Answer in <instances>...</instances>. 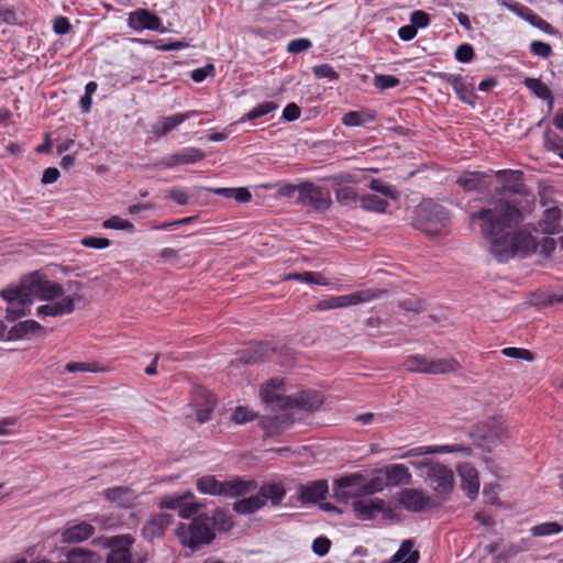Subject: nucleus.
I'll return each instance as SVG.
<instances>
[{"label": "nucleus", "instance_id": "f257e3e1", "mask_svg": "<svg viewBox=\"0 0 563 563\" xmlns=\"http://www.w3.org/2000/svg\"><path fill=\"white\" fill-rule=\"evenodd\" d=\"M522 211L508 200L499 199L487 208L470 214V220L479 223L481 233L490 242V253L498 262H507L515 255L530 256L540 245V253L550 257L556 249V241L544 238L537 241L538 227L527 223L515 231H507L523 221Z\"/></svg>", "mask_w": 563, "mask_h": 563}, {"label": "nucleus", "instance_id": "f03ea898", "mask_svg": "<svg viewBox=\"0 0 563 563\" xmlns=\"http://www.w3.org/2000/svg\"><path fill=\"white\" fill-rule=\"evenodd\" d=\"M0 296L8 302L16 301L19 305H32L34 299L51 301L37 308V314L58 317L71 313L75 301L80 297L65 296L62 285L51 282L44 275L32 273L21 280L18 287L2 289Z\"/></svg>", "mask_w": 563, "mask_h": 563}, {"label": "nucleus", "instance_id": "7ed1b4c3", "mask_svg": "<svg viewBox=\"0 0 563 563\" xmlns=\"http://www.w3.org/2000/svg\"><path fill=\"white\" fill-rule=\"evenodd\" d=\"M196 487L201 494L235 498L256 489V482L234 477L230 481H218L213 475H205L197 479Z\"/></svg>", "mask_w": 563, "mask_h": 563}, {"label": "nucleus", "instance_id": "20e7f679", "mask_svg": "<svg viewBox=\"0 0 563 563\" xmlns=\"http://www.w3.org/2000/svg\"><path fill=\"white\" fill-rule=\"evenodd\" d=\"M176 536L184 547L194 551L210 544L216 538L211 519L206 514L195 517L189 523L179 525Z\"/></svg>", "mask_w": 563, "mask_h": 563}, {"label": "nucleus", "instance_id": "39448f33", "mask_svg": "<svg viewBox=\"0 0 563 563\" xmlns=\"http://www.w3.org/2000/svg\"><path fill=\"white\" fill-rule=\"evenodd\" d=\"M286 496V489L280 483H265L257 494L242 498L233 504V510L240 515H251L267 504L271 506L280 505Z\"/></svg>", "mask_w": 563, "mask_h": 563}, {"label": "nucleus", "instance_id": "423d86ee", "mask_svg": "<svg viewBox=\"0 0 563 563\" xmlns=\"http://www.w3.org/2000/svg\"><path fill=\"white\" fill-rule=\"evenodd\" d=\"M450 214L448 210L432 199H426L417 207L416 227L431 235H435L448 224Z\"/></svg>", "mask_w": 563, "mask_h": 563}, {"label": "nucleus", "instance_id": "0eeeda50", "mask_svg": "<svg viewBox=\"0 0 563 563\" xmlns=\"http://www.w3.org/2000/svg\"><path fill=\"white\" fill-rule=\"evenodd\" d=\"M405 368L411 373L421 374H449L454 373L461 368L460 363L453 358H438L431 360L427 355H410L404 363Z\"/></svg>", "mask_w": 563, "mask_h": 563}, {"label": "nucleus", "instance_id": "6e6552de", "mask_svg": "<svg viewBox=\"0 0 563 563\" xmlns=\"http://www.w3.org/2000/svg\"><path fill=\"white\" fill-rule=\"evenodd\" d=\"M415 468H426V478L432 489L439 494H448L454 487V473L451 468L439 462L423 460L411 462Z\"/></svg>", "mask_w": 563, "mask_h": 563}, {"label": "nucleus", "instance_id": "1a4fd4ad", "mask_svg": "<svg viewBox=\"0 0 563 563\" xmlns=\"http://www.w3.org/2000/svg\"><path fill=\"white\" fill-rule=\"evenodd\" d=\"M383 294H384L383 290L365 289V290H360V291L352 292L349 295L333 296V297L320 300L317 303L316 309L323 311V310H330V309H335V308L355 306L358 303L375 300V299L379 298L380 295H383Z\"/></svg>", "mask_w": 563, "mask_h": 563}, {"label": "nucleus", "instance_id": "9d476101", "mask_svg": "<svg viewBox=\"0 0 563 563\" xmlns=\"http://www.w3.org/2000/svg\"><path fill=\"white\" fill-rule=\"evenodd\" d=\"M297 202L316 211H325L330 208L332 200L328 189L312 183H303L300 185Z\"/></svg>", "mask_w": 563, "mask_h": 563}, {"label": "nucleus", "instance_id": "9b49d317", "mask_svg": "<svg viewBox=\"0 0 563 563\" xmlns=\"http://www.w3.org/2000/svg\"><path fill=\"white\" fill-rule=\"evenodd\" d=\"M474 438L478 445L490 451L492 446L508 438L507 427L498 419H492L476 428Z\"/></svg>", "mask_w": 563, "mask_h": 563}, {"label": "nucleus", "instance_id": "f8f14e48", "mask_svg": "<svg viewBox=\"0 0 563 563\" xmlns=\"http://www.w3.org/2000/svg\"><path fill=\"white\" fill-rule=\"evenodd\" d=\"M364 475L354 473L343 476L334 482L333 495L336 500L349 503L350 500L363 497Z\"/></svg>", "mask_w": 563, "mask_h": 563}, {"label": "nucleus", "instance_id": "ddd939ff", "mask_svg": "<svg viewBox=\"0 0 563 563\" xmlns=\"http://www.w3.org/2000/svg\"><path fill=\"white\" fill-rule=\"evenodd\" d=\"M134 538L130 534H121L108 538L106 541L109 553L106 563H132L131 548Z\"/></svg>", "mask_w": 563, "mask_h": 563}, {"label": "nucleus", "instance_id": "4468645a", "mask_svg": "<svg viewBox=\"0 0 563 563\" xmlns=\"http://www.w3.org/2000/svg\"><path fill=\"white\" fill-rule=\"evenodd\" d=\"M261 398L267 404L282 410L290 409L292 397L285 395V383L279 379H271L261 387Z\"/></svg>", "mask_w": 563, "mask_h": 563}, {"label": "nucleus", "instance_id": "2eb2a0df", "mask_svg": "<svg viewBox=\"0 0 563 563\" xmlns=\"http://www.w3.org/2000/svg\"><path fill=\"white\" fill-rule=\"evenodd\" d=\"M128 25L137 32L143 30L159 32L165 31L162 27V20L159 16L147 9H136L135 11L129 13Z\"/></svg>", "mask_w": 563, "mask_h": 563}, {"label": "nucleus", "instance_id": "dca6fc26", "mask_svg": "<svg viewBox=\"0 0 563 563\" xmlns=\"http://www.w3.org/2000/svg\"><path fill=\"white\" fill-rule=\"evenodd\" d=\"M398 503L408 511L420 512L430 505L431 498L422 489L405 488L399 493Z\"/></svg>", "mask_w": 563, "mask_h": 563}, {"label": "nucleus", "instance_id": "f3484780", "mask_svg": "<svg viewBox=\"0 0 563 563\" xmlns=\"http://www.w3.org/2000/svg\"><path fill=\"white\" fill-rule=\"evenodd\" d=\"M294 422L291 416L283 410L282 413L276 416H266L262 417L260 420V426L265 431V434L268 437L278 435L283 433L286 429H288Z\"/></svg>", "mask_w": 563, "mask_h": 563}, {"label": "nucleus", "instance_id": "a211bd4d", "mask_svg": "<svg viewBox=\"0 0 563 563\" xmlns=\"http://www.w3.org/2000/svg\"><path fill=\"white\" fill-rule=\"evenodd\" d=\"M385 500L380 498L355 499L352 507L360 520H372L376 514L384 510Z\"/></svg>", "mask_w": 563, "mask_h": 563}, {"label": "nucleus", "instance_id": "6ab92c4d", "mask_svg": "<svg viewBox=\"0 0 563 563\" xmlns=\"http://www.w3.org/2000/svg\"><path fill=\"white\" fill-rule=\"evenodd\" d=\"M172 519L168 514H158L151 517L142 528V536L148 541L162 537L172 523Z\"/></svg>", "mask_w": 563, "mask_h": 563}, {"label": "nucleus", "instance_id": "aec40b11", "mask_svg": "<svg viewBox=\"0 0 563 563\" xmlns=\"http://www.w3.org/2000/svg\"><path fill=\"white\" fill-rule=\"evenodd\" d=\"M562 211L559 207H550L544 210L542 219L539 221L538 229L545 235L559 234L563 231L561 225Z\"/></svg>", "mask_w": 563, "mask_h": 563}, {"label": "nucleus", "instance_id": "412c9836", "mask_svg": "<svg viewBox=\"0 0 563 563\" xmlns=\"http://www.w3.org/2000/svg\"><path fill=\"white\" fill-rule=\"evenodd\" d=\"M459 475L461 477V487L466 494L474 498L478 494L479 477L475 466L470 463L459 465Z\"/></svg>", "mask_w": 563, "mask_h": 563}, {"label": "nucleus", "instance_id": "4be33fe9", "mask_svg": "<svg viewBox=\"0 0 563 563\" xmlns=\"http://www.w3.org/2000/svg\"><path fill=\"white\" fill-rule=\"evenodd\" d=\"M104 498L117 507L129 508L134 505L137 495L130 487L118 486L103 492Z\"/></svg>", "mask_w": 563, "mask_h": 563}, {"label": "nucleus", "instance_id": "5701e85b", "mask_svg": "<svg viewBox=\"0 0 563 563\" xmlns=\"http://www.w3.org/2000/svg\"><path fill=\"white\" fill-rule=\"evenodd\" d=\"M205 153L196 147H187L163 158L162 164L166 167H174L184 164H194L203 159Z\"/></svg>", "mask_w": 563, "mask_h": 563}, {"label": "nucleus", "instance_id": "b1692460", "mask_svg": "<svg viewBox=\"0 0 563 563\" xmlns=\"http://www.w3.org/2000/svg\"><path fill=\"white\" fill-rule=\"evenodd\" d=\"M382 472L386 476L387 486L409 485L412 482V476L404 464L387 465Z\"/></svg>", "mask_w": 563, "mask_h": 563}, {"label": "nucleus", "instance_id": "393cba45", "mask_svg": "<svg viewBox=\"0 0 563 563\" xmlns=\"http://www.w3.org/2000/svg\"><path fill=\"white\" fill-rule=\"evenodd\" d=\"M276 352V347L269 342H260L254 347L243 352L241 361L245 364L264 362Z\"/></svg>", "mask_w": 563, "mask_h": 563}, {"label": "nucleus", "instance_id": "a878e982", "mask_svg": "<svg viewBox=\"0 0 563 563\" xmlns=\"http://www.w3.org/2000/svg\"><path fill=\"white\" fill-rule=\"evenodd\" d=\"M328 493L327 481H314L299 488V499L301 503H317L324 498Z\"/></svg>", "mask_w": 563, "mask_h": 563}, {"label": "nucleus", "instance_id": "bb28decb", "mask_svg": "<svg viewBox=\"0 0 563 563\" xmlns=\"http://www.w3.org/2000/svg\"><path fill=\"white\" fill-rule=\"evenodd\" d=\"M95 533V528L87 523L80 522L67 527L62 533V540L66 543H79L89 539Z\"/></svg>", "mask_w": 563, "mask_h": 563}, {"label": "nucleus", "instance_id": "cd10ccee", "mask_svg": "<svg viewBox=\"0 0 563 563\" xmlns=\"http://www.w3.org/2000/svg\"><path fill=\"white\" fill-rule=\"evenodd\" d=\"M322 397L316 391H302L297 397H292L290 409L298 408L302 410H317L322 405Z\"/></svg>", "mask_w": 563, "mask_h": 563}, {"label": "nucleus", "instance_id": "c85d7f7f", "mask_svg": "<svg viewBox=\"0 0 563 563\" xmlns=\"http://www.w3.org/2000/svg\"><path fill=\"white\" fill-rule=\"evenodd\" d=\"M189 118L188 113H177L159 119L153 125V132L157 136H164Z\"/></svg>", "mask_w": 563, "mask_h": 563}, {"label": "nucleus", "instance_id": "c756f323", "mask_svg": "<svg viewBox=\"0 0 563 563\" xmlns=\"http://www.w3.org/2000/svg\"><path fill=\"white\" fill-rule=\"evenodd\" d=\"M419 552L413 550V542L405 540L399 550L390 558L389 563H418Z\"/></svg>", "mask_w": 563, "mask_h": 563}, {"label": "nucleus", "instance_id": "7c9ffc66", "mask_svg": "<svg viewBox=\"0 0 563 563\" xmlns=\"http://www.w3.org/2000/svg\"><path fill=\"white\" fill-rule=\"evenodd\" d=\"M523 85L530 89L539 99L548 102V106L552 108L554 103V96L550 88L538 78L527 77L523 80Z\"/></svg>", "mask_w": 563, "mask_h": 563}, {"label": "nucleus", "instance_id": "2f4dec72", "mask_svg": "<svg viewBox=\"0 0 563 563\" xmlns=\"http://www.w3.org/2000/svg\"><path fill=\"white\" fill-rule=\"evenodd\" d=\"M376 113L374 111L360 110L346 112L342 118V123L345 126H364L365 124L375 121Z\"/></svg>", "mask_w": 563, "mask_h": 563}, {"label": "nucleus", "instance_id": "473e14b6", "mask_svg": "<svg viewBox=\"0 0 563 563\" xmlns=\"http://www.w3.org/2000/svg\"><path fill=\"white\" fill-rule=\"evenodd\" d=\"M385 487H387L386 476H384L382 468L375 470L369 478L364 476L363 495L369 496L380 493Z\"/></svg>", "mask_w": 563, "mask_h": 563}, {"label": "nucleus", "instance_id": "72a5a7b5", "mask_svg": "<svg viewBox=\"0 0 563 563\" xmlns=\"http://www.w3.org/2000/svg\"><path fill=\"white\" fill-rule=\"evenodd\" d=\"M488 176L484 172H465L457 178L456 184L467 191L478 190Z\"/></svg>", "mask_w": 563, "mask_h": 563}, {"label": "nucleus", "instance_id": "f704fd0d", "mask_svg": "<svg viewBox=\"0 0 563 563\" xmlns=\"http://www.w3.org/2000/svg\"><path fill=\"white\" fill-rule=\"evenodd\" d=\"M206 190H209L213 192L214 195L222 196L225 198H233L238 202H249L252 199V194L247 188L241 187V188H205Z\"/></svg>", "mask_w": 563, "mask_h": 563}, {"label": "nucleus", "instance_id": "c9c22d12", "mask_svg": "<svg viewBox=\"0 0 563 563\" xmlns=\"http://www.w3.org/2000/svg\"><path fill=\"white\" fill-rule=\"evenodd\" d=\"M41 324L35 320H25L14 324L8 332L10 340H20L29 333H35L41 329Z\"/></svg>", "mask_w": 563, "mask_h": 563}, {"label": "nucleus", "instance_id": "e433bc0d", "mask_svg": "<svg viewBox=\"0 0 563 563\" xmlns=\"http://www.w3.org/2000/svg\"><path fill=\"white\" fill-rule=\"evenodd\" d=\"M450 85L452 86L461 101L468 104L474 103L475 93L473 89L463 81V78L461 76H455V78L452 79V82Z\"/></svg>", "mask_w": 563, "mask_h": 563}, {"label": "nucleus", "instance_id": "4c0bfd02", "mask_svg": "<svg viewBox=\"0 0 563 563\" xmlns=\"http://www.w3.org/2000/svg\"><path fill=\"white\" fill-rule=\"evenodd\" d=\"M212 528H217L219 531H229L233 527L232 516L228 510L218 508L214 510L212 517H210Z\"/></svg>", "mask_w": 563, "mask_h": 563}, {"label": "nucleus", "instance_id": "58836bf2", "mask_svg": "<svg viewBox=\"0 0 563 563\" xmlns=\"http://www.w3.org/2000/svg\"><path fill=\"white\" fill-rule=\"evenodd\" d=\"M184 498H195V495L190 490L183 494L165 495L159 500V507L164 509L179 510Z\"/></svg>", "mask_w": 563, "mask_h": 563}, {"label": "nucleus", "instance_id": "ea45409f", "mask_svg": "<svg viewBox=\"0 0 563 563\" xmlns=\"http://www.w3.org/2000/svg\"><path fill=\"white\" fill-rule=\"evenodd\" d=\"M361 207L364 210L384 212L388 202L376 195H364L360 197Z\"/></svg>", "mask_w": 563, "mask_h": 563}, {"label": "nucleus", "instance_id": "a19ab883", "mask_svg": "<svg viewBox=\"0 0 563 563\" xmlns=\"http://www.w3.org/2000/svg\"><path fill=\"white\" fill-rule=\"evenodd\" d=\"M496 176L500 179H505L508 181H512V184L509 186V191L514 194H520L521 188L523 187V184L521 181V173L517 170H510V169H503L497 170Z\"/></svg>", "mask_w": 563, "mask_h": 563}, {"label": "nucleus", "instance_id": "79ce46f5", "mask_svg": "<svg viewBox=\"0 0 563 563\" xmlns=\"http://www.w3.org/2000/svg\"><path fill=\"white\" fill-rule=\"evenodd\" d=\"M277 109V104L273 101H265L263 103L257 104L254 107L250 112H247L242 121H253L258 118H262L266 114H269L271 112L275 111Z\"/></svg>", "mask_w": 563, "mask_h": 563}, {"label": "nucleus", "instance_id": "37998d69", "mask_svg": "<svg viewBox=\"0 0 563 563\" xmlns=\"http://www.w3.org/2000/svg\"><path fill=\"white\" fill-rule=\"evenodd\" d=\"M102 225L106 229L121 230L126 232L134 231V224L131 221L123 219L119 216H111L110 218L103 221Z\"/></svg>", "mask_w": 563, "mask_h": 563}, {"label": "nucleus", "instance_id": "c03bdc74", "mask_svg": "<svg viewBox=\"0 0 563 563\" xmlns=\"http://www.w3.org/2000/svg\"><path fill=\"white\" fill-rule=\"evenodd\" d=\"M563 527L558 522H543L532 527L531 533L534 537H545L560 533Z\"/></svg>", "mask_w": 563, "mask_h": 563}, {"label": "nucleus", "instance_id": "a18cd8bd", "mask_svg": "<svg viewBox=\"0 0 563 563\" xmlns=\"http://www.w3.org/2000/svg\"><path fill=\"white\" fill-rule=\"evenodd\" d=\"M195 498H184L181 506L178 510V514L181 518L189 519L195 516L203 505L197 501H194Z\"/></svg>", "mask_w": 563, "mask_h": 563}, {"label": "nucleus", "instance_id": "49530a36", "mask_svg": "<svg viewBox=\"0 0 563 563\" xmlns=\"http://www.w3.org/2000/svg\"><path fill=\"white\" fill-rule=\"evenodd\" d=\"M285 279L286 280L294 279V280L306 282V283L316 284V285H327V283L321 280L320 274L313 273V272L288 274L285 277Z\"/></svg>", "mask_w": 563, "mask_h": 563}, {"label": "nucleus", "instance_id": "de8ad7c7", "mask_svg": "<svg viewBox=\"0 0 563 563\" xmlns=\"http://www.w3.org/2000/svg\"><path fill=\"white\" fill-rule=\"evenodd\" d=\"M335 197L336 200L343 206H349L352 202H356L357 200H360L357 192L352 187L339 188L335 191Z\"/></svg>", "mask_w": 563, "mask_h": 563}, {"label": "nucleus", "instance_id": "09e8293b", "mask_svg": "<svg viewBox=\"0 0 563 563\" xmlns=\"http://www.w3.org/2000/svg\"><path fill=\"white\" fill-rule=\"evenodd\" d=\"M67 561L64 563H87L92 552L82 548H75L67 552Z\"/></svg>", "mask_w": 563, "mask_h": 563}, {"label": "nucleus", "instance_id": "8fccbe9b", "mask_svg": "<svg viewBox=\"0 0 563 563\" xmlns=\"http://www.w3.org/2000/svg\"><path fill=\"white\" fill-rule=\"evenodd\" d=\"M256 417L257 415L250 408L239 406L234 409L231 419L238 424H243L254 420Z\"/></svg>", "mask_w": 563, "mask_h": 563}, {"label": "nucleus", "instance_id": "3c124183", "mask_svg": "<svg viewBox=\"0 0 563 563\" xmlns=\"http://www.w3.org/2000/svg\"><path fill=\"white\" fill-rule=\"evenodd\" d=\"M501 353L507 357L525 360L527 362H532L534 360L533 353L522 347H505L501 350Z\"/></svg>", "mask_w": 563, "mask_h": 563}, {"label": "nucleus", "instance_id": "603ef678", "mask_svg": "<svg viewBox=\"0 0 563 563\" xmlns=\"http://www.w3.org/2000/svg\"><path fill=\"white\" fill-rule=\"evenodd\" d=\"M10 307L7 309L8 321H14L23 316L30 314V305H19L16 301L9 302Z\"/></svg>", "mask_w": 563, "mask_h": 563}, {"label": "nucleus", "instance_id": "864d4df0", "mask_svg": "<svg viewBox=\"0 0 563 563\" xmlns=\"http://www.w3.org/2000/svg\"><path fill=\"white\" fill-rule=\"evenodd\" d=\"M399 307L408 312H422L426 309L424 302L416 297H410L401 300Z\"/></svg>", "mask_w": 563, "mask_h": 563}, {"label": "nucleus", "instance_id": "5fc2aeb1", "mask_svg": "<svg viewBox=\"0 0 563 563\" xmlns=\"http://www.w3.org/2000/svg\"><path fill=\"white\" fill-rule=\"evenodd\" d=\"M374 85L380 90H386L398 86L399 79L393 75H376Z\"/></svg>", "mask_w": 563, "mask_h": 563}, {"label": "nucleus", "instance_id": "6e6d98bb", "mask_svg": "<svg viewBox=\"0 0 563 563\" xmlns=\"http://www.w3.org/2000/svg\"><path fill=\"white\" fill-rule=\"evenodd\" d=\"M65 369L69 373H77V372L97 373V372H99V367L95 363H87V362H69L65 365Z\"/></svg>", "mask_w": 563, "mask_h": 563}, {"label": "nucleus", "instance_id": "4d7b16f0", "mask_svg": "<svg viewBox=\"0 0 563 563\" xmlns=\"http://www.w3.org/2000/svg\"><path fill=\"white\" fill-rule=\"evenodd\" d=\"M313 75L317 78H328L330 80H338L339 74L329 64L317 65L312 68Z\"/></svg>", "mask_w": 563, "mask_h": 563}, {"label": "nucleus", "instance_id": "13d9d810", "mask_svg": "<svg viewBox=\"0 0 563 563\" xmlns=\"http://www.w3.org/2000/svg\"><path fill=\"white\" fill-rule=\"evenodd\" d=\"M501 5L506 7L508 10L516 13L518 16L522 18L525 21H529L530 16L533 12L526 5L518 2H507L503 1Z\"/></svg>", "mask_w": 563, "mask_h": 563}, {"label": "nucleus", "instance_id": "bf43d9fd", "mask_svg": "<svg viewBox=\"0 0 563 563\" xmlns=\"http://www.w3.org/2000/svg\"><path fill=\"white\" fill-rule=\"evenodd\" d=\"M544 147L548 150V151H551V152H561L563 150V143L561 142L560 137L551 132V131H547L544 133Z\"/></svg>", "mask_w": 563, "mask_h": 563}, {"label": "nucleus", "instance_id": "052dcab7", "mask_svg": "<svg viewBox=\"0 0 563 563\" xmlns=\"http://www.w3.org/2000/svg\"><path fill=\"white\" fill-rule=\"evenodd\" d=\"M528 23L530 25H532L533 27L541 30L544 33H548L551 35L558 33V31L550 23H548L545 20H543L541 16H539L536 13H533L530 16Z\"/></svg>", "mask_w": 563, "mask_h": 563}, {"label": "nucleus", "instance_id": "680f3d73", "mask_svg": "<svg viewBox=\"0 0 563 563\" xmlns=\"http://www.w3.org/2000/svg\"><path fill=\"white\" fill-rule=\"evenodd\" d=\"M530 51L533 55H537L542 58H548L552 55L551 45L541 41H533L530 44Z\"/></svg>", "mask_w": 563, "mask_h": 563}, {"label": "nucleus", "instance_id": "e2e57ef3", "mask_svg": "<svg viewBox=\"0 0 563 563\" xmlns=\"http://www.w3.org/2000/svg\"><path fill=\"white\" fill-rule=\"evenodd\" d=\"M474 56V48L467 43L461 44L455 51V58L461 63H470Z\"/></svg>", "mask_w": 563, "mask_h": 563}, {"label": "nucleus", "instance_id": "0e129e2a", "mask_svg": "<svg viewBox=\"0 0 563 563\" xmlns=\"http://www.w3.org/2000/svg\"><path fill=\"white\" fill-rule=\"evenodd\" d=\"M81 244L86 247L102 250L110 246V240L107 238L86 236L81 240Z\"/></svg>", "mask_w": 563, "mask_h": 563}, {"label": "nucleus", "instance_id": "69168bd1", "mask_svg": "<svg viewBox=\"0 0 563 563\" xmlns=\"http://www.w3.org/2000/svg\"><path fill=\"white\" fill-rule=\"evenodd\" d=\"M369 188L376 192L383 194L386 197L396 199V190L379 179H372Z\"/></svg>", "mask_w": 563, "mask_h": 563}, {"label": "nucleus", "instance_id": "338daca9", "mask_svg": "<svg viewBox=\"0 0 563 563\" xmlns=\"http://www.w3.org/2000/svg\"><path fill=\"white\" fill-rule=\"evenodd\" d=\"M331 548V541L327 537H318L312 542V551L319 556L325 555Z\"/></svg>", "mask_w": 563, "mask_h": 563}, {"label": "nucleus", "instance_id": "774afa93", "mask_svg": "<svg viewBox=\"0 0 563 563\" xmlns=\"http://www.w3.org/2000/svg\"><path fill=\"white\" fill-rule=\"evenodd\" d=\"M311 47V42L308 38H296L288 43L287 51L291 54H298Z\"/></svg>", "mask_w": 563, "mask_h": 563}]
</instances>
